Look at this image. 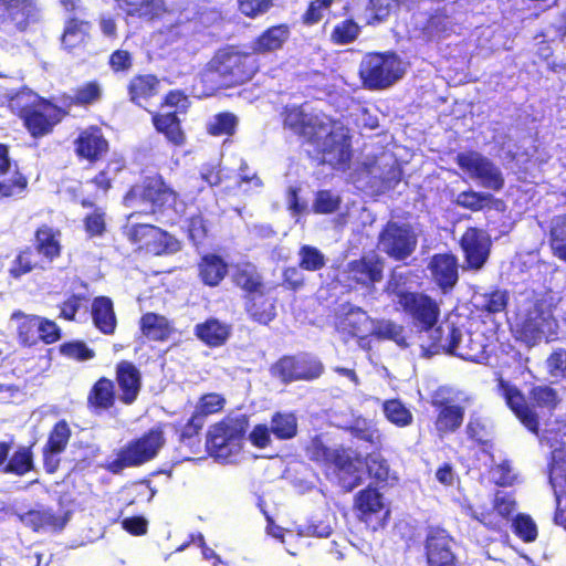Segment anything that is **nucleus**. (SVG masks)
Segmentation results:
<instances>
[{"instance_id": "obj_39", "label": "nucleus", "mask_w": 566, "mask_h": 566, "mask_svg": "<svg viewBox=\"0 0 566 566\" xmlns=\"http://www.w3.org/2000/svg\"><path fill=\"white\" fill-rule=\"evenodd\" d=\"M92 319L94 326L104 335H113L117 327L114 304L108 296H96L92 302Z\"/></svg>"}, {"instance_id": "obj_63", "label": "nucleus", "mask_w": 566, "mask_h": 566, "mask_svg": "<svg viewBox=\"0 0 566 566\" xmlns=\"http://www.w3.org/2000/svg\"><path fill=\"white\" fill-rule=\"evenodd\" d=\"M528 397L533 406L538 408L554 409L558 403V397L555 389L549 386H534Z\"/></svg>"}, {"instance_id": "obj_61", "label": "nucleus", "mask_w": 566, "mask_h": 566, "mask_svg": "<svg viewBox=\"0 0 566 566\" xmlns=\"http://www.w3.org/2000/svg\"><path fill=\"white\" fill-rule=\"evenodd\" d=\"M397 0H367L366 12L368 13L367 24L376 25L385 22L396 4Z\"/></svg>"}, {"instance_id": "obj_35", "label": "nucleus", "mask_w": 566, "mask_h": 566, "mask_svg": "<svg viewBox=\"0 0 566 566\" xmlns=\"http://www.w3.org/2000/svg\"><path fill=\"white\" fill-rule=\"evenodd\" d=\"M231 282L242 292V298L269 286L262 273L250 262L235 265L231 274Z\"/></svg>"}, {"instance_id": "obj_17", "label": "nucleus", "mask_w": 566, "mask_h": 566, "mask_svg": "<svg viewBox=\"0 0 566 566\" xmlns=\"http://www.w3.org/2000/svg\"><path fill=\"white\" fill-rule=\"evenodd\" d=\"M51 99L36 96L31 103L23 105L19 111V117L23 126L33 138H41L50 135L60 119V112L51 107Z\"/></svg>"}, {"instance_id": "obj_16", "label": "nucleus", "mask_w": 566, "mask_h": 566, "mask_svg": "<svg viewBox=\"0 0 566 566\" xmlns=\"http://www.w3.org/2000/svg\"><path fill=\"white\" fill-rule=\"evenodd\" d=\"M454 545V537L446 528L427 527L423 539L426 566H461Z\"/></svg>"}, {"instance_id": "obj_48", "label": "nucleus", "mask_w": 566, "mask_h": 566, "mask_svg": "<svg viewBox=\"0 0 566 566\" xmlns=\"http://www.w3.org/2000/svg\"><path fill=\"white\" fill-rule=\"evenodd\" d=\"M548 244L553 255L566 263V213L554 218L549 229Z\"/></svg>"}, {"instance_id": "obj_3", "label": "nucleus", "mask_w": 566, "mask_h": 566, "mask_svg": "<svg viewBox=\"0 0 566 566\" xmlns=\"http://www.w3.org/2000/svg\"><path fill=\"white\" fill-rule=\"evenodd\" d=\"M557 321L543 298H527L516 308L510 329L516 340L527 347L548 342L556 334Z\"/></svg>"}, {"instance_id": "obj_51", "label": "nucleus", "mask_w": 566, "mask_h": 566, "mask_svg": "<svg viewBox=\"0 0 566 566\" xmlns=\"http://www.w3.org/2000/svg\"><path fill=\"white\" fill-rule=\"evenodd\" d=\"M449 30V15L439 10L431 13L423 22L420 33L426 42H432L443 38Z\"/></svg>"}, {"instance_id": "obj_42", "label": "nucleus", "mask_w": 566, "mask_h": 566, "mask_svg": "<svg viewBox=\"0 0 566 566\" xmlns=\"http://www.w3.org/2000/svg\"><path fill=\"white\" fill-rule=\"evenodd\" d=\"M11 319L20 321L17 327V336L19 344L22 347H33L39 344V315L24 314L21 311H14L11 314Z\"/></svg>"}, {"instance_id": "obj_53", "label": "nucleus", "mask_w": 566, "mask_h": 566, "mask_svg": "<svg viewBox=\"0 0 566 566\" xmlns=\"http://www.w3.org/2000/svg\"><path fill=\"white\" fill-rule=\"evenodd\" d=\"M382 411L386 419L399 428L411 424L413 419L411 411L399 399L386 400Z\"/></svg>"}, {"instance_id": "obj_64", "label": "nucleus", "mask_w": 566, "mask_h": 566, "mask_svg": "<svg viewBox=\"0 0 566 566\" xmlns=\"http://www.w3.org/2000/svg\"><path fill=\"white\" fill-rule=\"evenodd\" d=\"M340 202V198L329 190H318L315 193L312 210L318 214H331L339 209Z\"/></svg>"}, {"instance_id": "obj_46", "label": "nucleus", "mask_w": 566, "mask_h": 566, "mask_svg": "<svg viewBox=\"0 0 566 566\" xmlns=\"http://www.w3.org/2000/svg\"><path fill=\"white\" fill-rule=\"evenodd\" d=\"M14 169H10L4 176H0V199L19 197L28 189V178L21 172L14 164Z\"/></svg>"}, {"instance_id": "obj_31", "label": "nucleus", "mask_w": 566, "mask_h": 566, "mask_svg": "<svg viewBox=\"0 0 566 566\" xmlns=\"http://www.w3.org/2000/svg\"><path fill=\"white\" fill-rule=\"evenodd\" d=\"M159 88L160 78L153 73L135 74L126 85L128 101L143 108L158 95Z\"/></svg>"}, {"instance_id": "obj_59", "label": "nucleus", "mask_w": 566, "mask_h": 566, "mask_svg": "<svg viewBox=\"0 0 566 566\" xmlns=\"http://www.w3.org/2000/svg\"><path fill=\"white\" fill-rule=\"evenodd\" d=\"M298 268L305 271L315 272L326 264L325 255L313 245H302L298 250Z\"/></svg>"}, {"instance_id": "obj_9", "label": "nucleus", "mask_w": 566, "mask_h": 566, "mask_svg": "<svg viewBox=\"0 0 566 566\" xmlns=\"http://www.w3.org/2000/svg\"><path fill=\"white\" fill-rule=\"evenodd\" d=\"M126 237L138 251L155 256L170 255L181 250V242L174 234L151 223L132 224Z\"/></svg>"}, {"instance_id": "obj_49", "label": "nucleus", "mask_w": 566, "mask_h": 566, "mask_svg": "<svg viewBox=\"0 0 566 566\" xmlns=\"http://www.w3.org/2000/svg\"><path fill=\"white\" fill-rule=\"evenodd\" d=\"M360 31L358 22L353 17H347L333 27L329 41L335 45H347L358 39Z\"/></svg>"}, {"instance_id": "obj_5", "label": "nucleus", "mask_w": 566, "mask_h": 566, "mask_svg": "<svg viewBox=\"0 0 566 566\" xmlns=\"http://www.w3.org/2000/svg\"><path fill=\"white\" fill-rule=\"evenodd\" d=\"M165 424L157 423L142 436L129 440L120 447L115 458L104 468L112 474H119L127 468L142 467L154 460L166 443Z\"/></svg>"}, {"instance_id": "obj_29", "label": "nucleus", "mask_w": 566, "mask_h": 566, "mask_svg": "<svg viewBox=\"0 0 566 566\" xmlns=\"http://www.w3.org/2000/svg\"><path fill=\"white\" fill-rule=\"evenodd\" d=\"M432 406L437 415L434 428L440 438L457 432L464 420L465 410L461 405L453 403L450 399L433 400Z\"/></svg>"}, {"instance_id": "obj_23", "label": "nucleus", "mask_w": 566, "mask_h": 566, "mask_svg": "<svg viewBox=\"0 0 566 566\" xmlns=\"http://www.w3.org/2000/svg\"><path fill=\"white\" fill-rule=\"evenodd\" d=\"M348 281L363 289H374L384 279V261L378 255H363L347 263Z\"/></svg>"}, {"instance_id": "obj_18", "label": "nucleus", "mask_w": 566, "mask_h": 566, "mask_svg": "<svg viewBox=\"0 0 566 566\" xmlns=\"http://www.w3.org/2000/svg\"><path fill=\"white\" fill-rule=\"evenodd\" d=\"M73 149L78 161L94 166L108 156L111 143L101 126L88 125L78 130Z\"/></svg>"}, {"instance_id": "obj_36", "label": "nucleus", "mask_w": 566, "mask_h": 566, "mask_svg": "<svg viewBox=\"0 0 566 566\" xmlns=\"http://www.w3.org/2000/svg\"><path fill=\"white\" fill-rule=\"evenodd\" d=\"M455 203L467 210L472 212L484 211V210H494L497 212H504L506 209L505 202L494 197L492 193L474 191V190H464L461 191L457 196Z\"/></svg>"}, {"instance_id": "obj_43", "label": "nucleus", "mask_w": 566, "mask_h": 566, "mask_svg": "<svg viewBox=\"0 0 566 566\" xmlns=\"http://www.w3.org/2000/svg\"><path fill=\"white\" fill-rule=\"evenodd\" d=\"M33 470L34 454L32 446L19 447L10 457L8 455V460L2 468L3 473L17 476H23Z\"/></svg>"}, {"instance_id": "obj_60", "label": "nucleus", "mask_w": 566, "mask_h": 566, "mask_svg": "<svg viewBox=\"0 0 566 566\" xmlns=\"http://www.w3.org/2000/svg\"><path fill=\"white\" fill-rule=\"evenodd\" d=\"M59 352L63 357L75 361H86L95 357L94 349L90 348L85 342L78 339L60 344Z\"/></svg>"}, {"instance_id": "obj_33", "label": "nucleus", "mask_w": 566, "mask_h": 566, "mask_svg": "<svg viewBox=\"0 0 566 566\" xmlns=\"http://www.w3.org/2000/svg\"><path fill=\"white\" fill-rule=\"evenodd\" d=\"M117 395L112 379L102 376L91 387L86 398L88 410L94 415L111 410L116 403Z\"/></svg>"}, {"instance_id": "obj_21", "label": "nucleus", "mask_w": 566, "mask_h": 566, "mask_svg": "<svg viewBox=\"0 0 566 566\" xmlns=\"http://www.w3.org/2000/svg\"><path fill=\"white\" fill-rule=\"evenodd\" d=\"M497 394L503 397L509 409L520 422L532 433L538 434L539 421L537 413L528 406L523 392L505 380L501 375L496 378Z\"/></svg>"}, {"instance_id": "obj_55", "label": "nucleus", "mask_w": 566, "mask_h": 566, "mask_svg": "<svg viewBox=\"0 0 566 566\" xmlns=\"http://www.w3.org/2000/svg\"><path fill=\"white\" fill-rule=\"evenodd\" d=\"M511 527L514 535L524 543H533L537 538V525L528 514H516L511 522Z\"/></svg>"}, {"instance_id": "obj_32", "label": "nucleus", "mask_w": 566, "mask_h": 566, "mask_svg": "<svg viewBox=\"0 0 566 566\" xmlns=\"http://www.w3.org/2000/svg\"><path fill=\"white\" fill-rule=\"evenodd\" d=\"M61 237L60 229L42 223L34 231L32 248L45 262L52 263L62 255Z\"/></svg>"}, {"instance_id": "obj_37", "label": "nucleus", "mask_w": 566, "mask_h": 566, "mask_svg": "<svg viewBox=\"0 0 566 566\" xmlns=\"http://www.w3.org/2000/svg\"><path fill=\"white\" fill-rule=\"evenodd\" d=\"M193 334L206 346L217 348L224 345L229 339L231 326L218 318L209 317L195 326Z\"/></svg>"}, {"instance_id": "obj_38", "label": "nucleus", "mask_w": 566, "mask_h": 566, "mask_svg": "<svg viewBox=\"0 0 566 566\" xmlns=\"http://www.w3.org/2000/svg\"><path fill=\"white\" fill-rule=\"evenodd\" d=\"M355 460V475L361 465L366 467L367 474L376 483L387 484L391 476V470L388 461L382 457L379 450L373 451L366 455L354 451Z\"/></svg>"}, {"instance_id": "obj_30", "label": "nucleus", "mask_w": 566, "mask_h": 566, "mask_svg": "<svg viewBox=\"0 0 566 566\" xmlns=\"http://www.w3.org/2000/svg\"><path fill=\"white\" fill-rule=\"evenodd\" d=\"M150 115L156 133L163 135L170 146L181 148L186 145L187 135L178 112H151Z\"/></svg>"}, {"instance_id": "obj_50", "label": "nucleus", "mask_w": 566, "mask_h": 566, "mask_svg": "<svg viewBox=\"0 0 566 566\" xmlns=\"http://www.w3.org/2000/svg\"><path fill=\"white\" fill-rule=\"evenodd\" d=\"M238 125L239 118L235 114L231 112H220L213 115L211 120L208 122L206 132L208 135L214 137H231L237 133Z\"/></svg>"}, {"instance_id": "obj_56", "label": "nucleus", "mask_w": 566, "mask_h": 566, "mask_svg": "<svg viewBox=\"0 0 566 566\" xmlns=\"http://www.w3.org/2000/svg\"><path fill=\"white\" fill-rule=\"evenodd\" d=\"M377 340H392L405 344L403 327L392 321H378L369 334Z\"/></svg>"}, {"instance_id": "obj_25", "label": "nucleus", "mask_w": 566, "mask_h": 566, "mask_svg": "<svg viewBox=\"0 0 566 566\" xmlns=\"http://www.w3.org/2000/svg\"><path fill=\"white\" fill-rule=\"evenodd\" d=\"M92 29L93 24L88 20L77 17L67 18L60 36L62 50L72 55L83 53L92 40Z\"/></svg>"}, {"instance_id": "obj_27", "label": "nucleus", "mask_w": 566, "mask_h": 566, "mask_svg": "<svg viewBox=\"0 0 566 566\" xmlns=\"http://www.w3.org/2000/svg\"><path fill=\"white\" fill-rule=\"evenodd\" d=\"M115 379L119 388V401L125 406L133 405L143 386L140 370L133 361L122 359L115 366Z\"/></svg>"}, {"instance_id": "obj_10", "label": "nucleus", "mask_w": 566, "mask_h": 566, "mask_svg": "<svg viewBox=\"0 0 566 566\" xmlns=\"http://www.w3.org/2000/svg\"><path fill=\"white\" fill-rule=\"evenodd\" d=\"M324 371L322 360L307 353L283 355L270 367L272 377L284 385L295 381H314Z\"/></svg>"}, {"instance_id": "obj_13", "label": "nucleus", "mask_w": 566, "mask_h": 566, "mask_svg": "<svg viewBox=\"0 0 566 566\" xmlns=\"http://www.w3.org/2000/svg\"><path fill=\"white\" fill-rule=\"evenodd\" d=\"M353 510L357 520L374 532L386 527L391 515L382 493L373 485H367L354 495Z\"/></svg>"}, {"instance_id": "obj_22", "label": "nucleus", "mask_w": 566, "mask_h": 566, "mask_svg": "<svg viewBox=\"0 0 566 566\" xmlns=\"http://www.w3.org/2000/svg\"><path fill=\"white\" fill-rule=\"evenodd\" d=\"M72 437L70 423L65 419L56 421L48 433L42 448L43 469L54 474L61 465V455L66 451Z\"/></svg>"}, {"instance_id": "obj_26", "label": "nucleus", "mask_w": 566, "mask_h": 566, "mask_svg": "<svg viewBox=\"0 0 566 566\" xmlns=\"http://www.w3.org/2000/svg\"><path fill=\"white\" fill-rule=\"evenodd\" d=\"M427 269L432 281L443 293L451 292L459 282V261L452 252L434 253Z\"/></svg>"}, {"instance_id": "obj_58", "label": "nucleus", "mask_w": 566, "mask_h": 566, "mask_svg": "<svg viewBox=\"0 0 566 566\" xmlns=\"http://www.w3.org/2000/svg\"><path fill=\"white\" fill-rule=\"evenodd\" d=\"M78 107H87L98 103L103 96V88L96 80L84 82L74 88Z\"/></svg>"}, {"instance_id": "obj_20", "label": "nucleus", "mask_w": 566, "mask_h": 566, "mask_svg": "<svg viewBox=\"0 0 566 566\" xmlns=\"http://www.w3.org/2000/svg\"><path fill=\"white\" fill-rule=\"evenodd\" d=\"M35 10L33 0H0V42L18 31H25Z\"/></svg>"}, {"instance_id": "obj_1", "label": "nucleus", "mask_w": 566, "mask_h": 566, "mask_svg": "<svg viewBox=\"0 0 566 566\" xmlns=\"http://www.w3.org/2000/svg\"><path fill=\"white\" fill-rule=\"evenodd\" d=\"M283 127L313 146L319 165L346 170L353 157L348 127L324 113H307L303 105L283 108Z\"/></svg>"}, {"instance_id": "obj_40", "label": "nucleus", "mask_w": 566, "mask_h": 566, "mask_svg": "<svg viewBox=\"0 0 566 566\" xmlns=\"http://www.w3.org/2000/svg\"><path fill=\"white\" fill-rule=\"evenodd\" d=\"M139 329L149 340L166 342L174 333L171 322L164 315L147 312L139 319Z\"/></svg>"}, {"instance_id": "obj_6", "label": "nucleus", "mask_w": 566, "mask_h": 566, "mask_svg": "<svg viewBox=\"0 0 566 566\" xmlns=\"http://www.w3.org/2000/svg\"><path fill=\"white\" fill-rule=\"evenodd\" d=\"M401 57L394 51L367 53L358 70V75L365 88L384 91L391 87L405 75Z\"/></svg>"}, {"instance_id": "obj_8", "label": "nucleus", "mask_w": 566, "mask_h": 566, "mask_svg": "<svg viewBox=\"0 0 566 566\" xmlns=\"http://www.w3.org/2000/svg\"><path fill=\"white\" fill-rule=\"evenodd\" d=\"M447 335L441 327L437 329L439 338L433 345L447 354L458 356L464 360L482 363L489 358L488 344L482 334L463 333L454 324L447 326Z\"/></svg>"}, {"instance_id": "obj_28", "label": "nucleus", "mask_w": 566, "mask_h": 566, "mask_svg": "<svg viewBox=\"0 0 566 566\" xmlns=\"http://www.w3.org/2000/svg\"><path fill=\"white\" fill-rule=\"evenodd\" d=\"M291 38V27L287 23H277L268 27L251 42V50L256 57L281 51Z\"/></svg>"}, {"instance_id": "obj_57", "label": "nucleus", "mask_w": 566, "mask_h": 566, "mask_svg": "<svg viewBox=\"0 0 566 566\" xmlns=\"http://www.w3.org/2000/svg\"><path fill=\"white\" fill-rule=\"evenodd\" d=\"M335 0H311L304 12L301 14L300 21L305 27H314L318 24L325 13L331 10Z\"/></svg>"}, {"instance_id": "obj_24", "label": "nucleus", "mask_w": 566, "mask_h": 566, "mask_svg": "<svg viewBox=\"0 0 566 566\" xmlns=\"http://www.w3.org/2000/svg\"><path fill=\"white\" fill-rule=\"evenodd\" d=\"M275 287L276 285H270L242 298L244 312L251 322L266 326L275 319L277 315V297L273 295Z\"/></svg>"}, {"instance_id": "obj_15", "label": "nucleus", "mask_w": 566, "mask_h": 566, "mask_svg": "<svg viewBox=\"0 0 566 566\" xmlns=\"http://www.w3.org/2000/svg\"><path fill=\"white\" fill-rule=\"evenodd\" d=\"M397 301L401 311L422 332L431 331L439 321L440 307L436 300L424 293L400 291Z\"/></svg>"}, {"instance_id": "obj_47", "label": "nucleus", "mask_w": 566, "mask_h": 566, "mask_svg": "<svg viewBox=\"0 0 566 566\" xmlns=\"http://www.w3.org/2000/svg\"><path fill=\"white\" fill-rule=\"evenodd\" d=\"M83 208H94L93 212L86 214L83 219L84 230L90 238L103 237L106 232V213L104 209L95 207V203L83 198L80 201Z\"/></svg>"}, {"instance_id": "obj_44", "label": "nucleus", "mask_w": 566, "mask_h": 566, "mask_svg": "<svg viewBox=\"0 0 566 566\" xmlns=\"http://www.w3.org/2000/svg\"><path fill=\"white\" fill-rule=\"evenodd\" d=\"M128 14L139 18L158 17L166 11L165 0H115Z\"/></svg>"}, {"instance_id": "obj_7", "label": "nucleus", "mask_w": 566, "mask_h": 566, "mask_svg": "<svg viewBox=\"0 0 566 566\" xmlns=\"http://www.w3.org/2000/svg\"><path fill=\"white\" fill-rule=\"evenodd\" d=\"M304 453L308 461L319 467L325 473L332 471L336 475H352L355 472L354 451L349 447H331L324 434L312 436L304 446Z\"/></svg>"}, {"instance_id": "obj_14", "label": "nucleus", "mask_w": 566, "mask_h": 566, "mask_svg": "<svg viewBox=\"0 0 566 566\" xmlns=\"http://www.w3.org/2000/svg\"><path fill=\"white\" fill-rule=\"evenodd\" d=\"M455 164L471 179L484 188L500 191L505 185L501 169L488 157L475 150L462 151L455 156Z\"/></svg>"}, {"instance_id": "obj_4", "label": "nucleus", "mask_w": 566, "mask_h": 566, "mask_svg": "<svg viewBox=\"0 0 566 566\" xmlns=\"http://www.w3.org/2000/svg\"><path fill=\"white\" fill-rule=\"evenodd\" d=\"M260 69V59L253 51L245 50L239 44L220 46L207 63V71L217 75L228 87L250 82Z\"/></svg>"}, {"instance_id": "obj_11", "label": "nucleus", "mask_w": 566, "mask_h": 566, "mask_svg": "<svg viewBox=\"0 0 566 566\" xmlns=\"http://www.w3.org/2000/svg\"><path fill=\"white\" fill-rule=\"evenodd\" d=\"M248 421L243 417H224L212 424L206 439L207 450L211 455L228 459L233 453L247 432Z\"/></svg>"}, {"instance_id": "obj_52", "label": "nucleus", "mask_w": 566, "mask_h": 566, "mask_svg": "<svg viewBox=\"0 0 566 566\" xmlns=\"http://www.w3.org/2000/svg\"><path fill=\"white\" fill-rule=\"evenodd\" d=\"M36 254L38 253L32 247H24L21 249L9 269L10 276L13 279H20L35 269H43L36 258Z\"/></svg>"}, {"instance_id": "obj_54", "label": "nucleus", "mask_w": 566, "mask_h": 566, "mask_svg": "<svg viewBox=\"0 0 566 566\" xmlns=\"http://www.w3.org/2000/svg\"><path fill=\"white\" fill-rule=\"evenodd\" d=\"M205 420L192 412L191 417L182 426L175 424V431L178 434L180 443L193 446L200 442V433L205 426Z\"/></svg>"}, {"instance_id": "obj_45", "label": "nucleus", "mask_w": 566, "mask_h": 566, "mask_svg": "<svg viewBox=\"0 0 566 566\" xmlns=\"http://www.w3.org/2000/svg\"><path fill=\"white\" fill-rule=\"evenodd\" d=\"M271 432L279 440H291L297 436V418L292 412L276 411L271 417Z\"/></svg>"}, {"instance_id": "obj_2", "label": "nucleus", "mask_w": 566, "mask_h": 566, "mask_svg": "<svg viewBox=\"0 0 566 566\" xmlns=\"http://www.w3.org/2000/svg\"><path fill=\"white\" fill-rule=\"evenodd\" d=\"M179 193L158 172L142 175L123 195V205L133 209L130 217H154L159 220L170 211H176Z\"/></svg>"}, {"instance_id": "obj_12", "label": "nucleus", "mask_w": 566, "mask_h": 566, "mask_svg": "<svg viewBox=\"0 0 566 566\" xmlns=\"http://www.w3.org/2000/svg\"><path fill=\"white\" fill-rule=\"evenodd\" d=\"M418 235L408 223L388 221L378 234L379 249L391 260L405 261L413 254Z\"/></svg>"}, {"instance_id": "obj_34", "label": "nucleus", "mask_w": 566, "mask_h": 566, "mask_svg": "<svg viewBox=\"0 0 566 566\" xmlns=\"http://www.w3.org/2000/svg\"><path fill=\"white\" fill-rule=\"evenodd\" d=\"M197 272L203 285L217 287L226 279L229 264L221 255L209 252L200 256L197 263Z\"/></svg>"}, {"instance_id": "obj_41", "label": "nucleus", "mask_w": 566, "mask_h": 566, "mask_svg": "<svg viewBox=\"0 0 566 566\" xmlns=\"http://www.w3.org/2000/svg\"><path fill=\"white\" fill-rule=\"evenodd\" d=\"M509 303V291L499 286H492L479 295V303L475 304V310L483 317H493L505 312Z\"/></svg>"}, {"instance_id": "obj_19", "label": "nucleus", "mask_w": 566, "mask_h": 566, "mask_svg": "<svg viewBox=\"0 0 566 566\" xmlns=\"http://www.w3.org/2000/svg\"><path fill=\"white\" fill-rule=\"evenodd\" d=\"M459 247L463 254V270L480 271L486 264L492 241L488 233L476 227H468L459 239Z\"/></svg>"}, {"instance_id": "obj_62", "label": "nucleus", "mask_w": 566, "mask_h": 566, "mask_svg": "<svg viewBox=\"0 0 566 566\" xmlns=\"http://www.w3.org/2000/svg\"><path fill=\"white\" fill-rule=\"evenodd\" d=\"M226 405V399L222 395L217 392H208L203 394L199 397L196 409L193 411L195 415L199 416L202 420L206 421V418L210 415L218 413L223 409Z\"/></svg>"}]
</instances>
